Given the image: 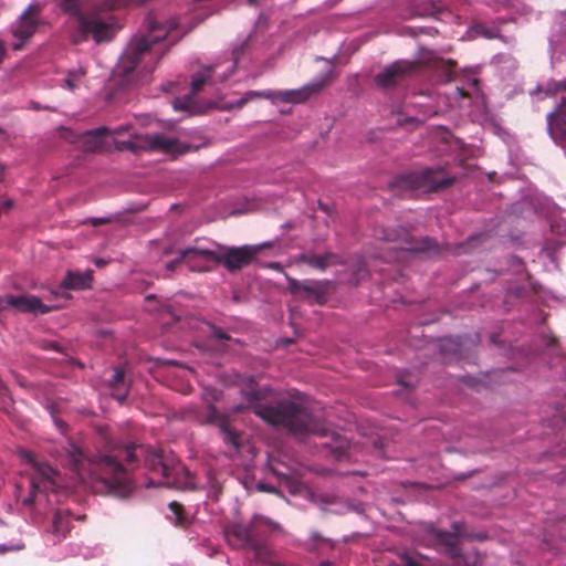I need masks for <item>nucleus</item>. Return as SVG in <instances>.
I'll use <instances>...</instances> for the list:
<instances>
[{"label": "nucleus", "mask_w": 566, "mask_h": 566, "mask_svg": "<svg viewBox=\"0 0 566 566\" xmlns=\"http://www.w3.org/2000/svg\"><path fill=\"white\" fill-rule=\"evenodd\" d=\"M266 268L271 269V270H274V271H277V272H282L283 271V266L281 263L279 262H270Z\"/></svg>", "instance_id": "nucleus-42"}, {"label": "nucleus", "mask_w": 566, "mask_h": 566, "mask_svg": "<svg viewBox=\"0 0 566 566\" xmlns=\"http://www.w3.org/2000/svg\"><path fill=\"white\" fill-rule=\"evenodd\" d=\"M136 444H120L114 440H107L105 449L95 458L90 459L74 443L66 448V463L71 467L74 478L78 481L88 479L101 480L109 488L122 486V496L132 491V483L126 478V471L136 463Z\"/></svg>", "instance_id": "nucleus-2"}, {"label": "nucleus", "mask_w": 566, "mask_h": 566, "mask_svg": "<svg viewBox=\"0 0 566 566\" xmlns=\"http://www.w3.org/2000/svg\"><path fill=\"white\" fill-rule=\"evenodd\" d=\"M21 490H22V486L21 485H17V496L18 497H21Z\"/></svg>", "instance_id": "nucleus-52"}, {"label": "nucleus", "mask_w": 566, "mask_h": 566, "mask_svg": "<svg viewBox=\"0 0 566 566\" xmlns=\"http://www.w3.org/2000/svg\"><path fill=\"white\" fill-rule=\"evenodd\" d=\"M549 136L566 149V98H562L558 108L547 115Z\"/></svg>", "instance_id": "nucleus-20"}, {"label": "nucleus", "mask_w": 566, "mask_h": 566, "mask_svg": "<svg viewBox=\"0 0 566 566\" xmlns=\"http://www.w3.org/2000/svg\"><path fill=\"white\" fill-rule=\"evenodd\" d=\"M212 337L220 340V342H227L230 340L231 337L226 332H223L220 327L212 326L211 328Z\"/></svg>", "instance_id": "nucleus-37"}, {"label": "nucleus", "mask_w": 566, "mask_h": 566, "mask_svg": "<svg viewBox=\"0 0 566 566\" xmlns=\"http://www.w3.org/2000/svg\"><path fill=\"white\" fill-rule=\"evenodd\" d=\"M399 557L400 564L398 566H423L416 557L408 553H403Z\"/></svg>", "instance_id": "nucleus-36"}, {"label": "nucleus", "mask_w": 566, "mask_h": 566, "mask_svg": "<svg viewBox=\"0 0 566 566\" xmlns=\"http://www.w3.org/2000/svg\"><path fill=\"white\" fill-rule=\"evenodd\" d=\"M172 516H170V521L178 527L186 528L191 524V518L186 513L182 504L179 502L172 501L168 504Z\"/></svg>", "instance_id": "nucleus-25"}, {"label": "nucleus", "mask_w": 566, "mask_h": 566, "mask_svg": "<svg viewBox=\"0 0 566 566\" xmlns=\"http://www.w3.org/2000/svg\"><path fill=\"white\" fill-rule=\"evenodd\" d=\"M296 262L304 263L313 269L325 271L328 266L338 264L339 258L333 252H326L322 255L304 252L296 258Z\"/></svg>", "instance_id": "nucleus-21"}, {"label": "nucleus", "mask_w": 566, "mask_h": 566, "mask_svg": "<svg viewBox=\"0 0 566 566\" xmlns=\"http://www.w3.org/2000/svg\"><path fill=\"white\" fill-rule=\"evenodd\" d=\"M94 263H95L97 266H103L104 264H106V263H107V261H106V260H104V259H95V260H94Z\"/></svg>", "instance_id": "nucleus-47"}, {"label": "nucleus", "mask_w": 566, "mask_h": 566, "mask_svg": "<svg viewBox=\"0 0 566 566\" xmlns=\"http://www.w3.org/2000/svg\"><path fill=\"white\" fill-rule=\"evenodd\" d=\"M160 151L168 155H181L190 149V146L181 144L175 138L160 134L144 136V150Z\"/></svg>", "instance_id": "nucleus-19"}, {"label": "nucleus", "mask_w": 566, "mask_h": 566, "mask_svg": "<svg viewBox=\"0 0 566 566\" xmlns=\"http://www.w3.org/2000/svg\"><path fill=\"white\" fill-rule=\"evenodd\" d=\"M248 408L266 424L282 428L297 438L307 436L329 437L326 443L336 460L347 455L349 440L329 429L325 420L312 412L303 401L294 397L275 396L269 388L244 392Z\"/></svg>", "instance_id": "nucleus-1"}, {"label": "nucleus", "mask_w": 566, "mask_h": 566, "mask_svg": "<svg viewBox=\"0 0 566 566\" xmlns=\"http://www.w3.org/2000/svg\"><path fill=\"white\" fill-rule=\"evenodd\" d=\"M142 65V38H134L129 46L122 54L114 72V80L120 88L139 78Z\"/></svg>", "instance_id": "nucleus-14"}, {"label": "nucleus", "mask_w": 566, "mask_h": 566, "mask_svg": "<svg viewBox=\"0 0 566 566\" xmlns=\"http://www.w3.org/2000/svg\"><path fill=\"white\" fill-rule=\"evenodd\" d=\"M176 28L174 23L160 22L153 15L144 19V62L146 57L158 62L169 50L174 42H169V34Z\"/></svg>", "instance_id": "nucleus-11"}, {"label": "nucleus", "mask_w": 566, "mask_h": 566, "mask_svg": "<svg viewBox=\"0 0 566 566\" xmlns=\"http://www.w3.org/2000/svg\"><path fill=\"white\" fill-rule=\"evenodd\" d=\"M367 275H368V270H367L365 261L361 259L357 260L352 282L354 284H358Z\"/></svg>", "instance_id": "nucleus-34"}, {"label": "nucleus", "mask_w": 566, "mask_h": 566, "mask_svg": "<svg viewBox=\"0 0 566 566\" xmlns=\"http://www.w3.org/2000/svg\"><path fill=\"white\" fill-rule=\"evenodd\" d=\"M205 421L209 423H217L221 427L223 421H227L226 418L216 409V407L209 405L206 411Z\"/></svg>", "instance_id": "nucleus-33"}, {"label": "nucleus", "mask_w": 566, "mask_h": 566, "mask_svg": "<svg viewBox=\"0 0 566 566\" xmlns=\"http://www.w3.org/2000/svg\"><path fill=\"white\" fill-rule=\"evenodd\" d=\"M69 531H70L69 512L63 511V510H56L53 515L51 538H49V539L52 542V544L55 545L62 538L65 537V535Z\"/></svg>", "instance_id": "nucleus-24"}, {"label": "nucleus", "mask_w": 566, "mask_h": 566, "mask_svg": "<svg viewBox=\"0 0 566 566\" xmlns=\"http://www.w3.org/2000/svg\"><path fill=\"white\" fill-rule=\"evenodd\" d=\"M140 213L139 205H132L125 209L123 213L119 216V220L123 222H134L138 220Z\"/></svg>", "instance_id": "nucleus-31"}, {"label": "nucleus", "mask_w": 566, "mask_h": 566, "mask_svg": "<svg viewBox=\"0 0 566 566\" xmlns=\"http://www.w3.org/2000/svg\"><path fill=\"white\" fill-rule=\"evenodd\" d=\"M269 244H244L240 247L217 244L216 250L201 248H187L186 256H202V260L212 261L222 265L228 272L235 273L252 264L260 252Z\"/></svg>", "instance_id": "nucleus-7"}, {"label": "nucleus", "mask_w": 566, "mask_h": 566, "mask_svg": "<svg viewBox=\"0 0 566 566\" xmlns=\"http://www.w3.org/2000/svg\"><path fill=\"white\" fill-rule=\"evenodd\" d=\"M485 36L491 38V33L489 31L482 32Z\"/></svg>", "instance_id": "nucleus-54"}, {"label": "nucleus", "mask_w": 566, "mask_h": 566, "mask_svg": "<svg viewBox=\"0 0 566 566\" xmlns=\"http://www.w3.org/2000/svg\"><path fill=\"white\" fill-rule=\"evenodd\" d=\"M421 66L422 62L419 60H398L386 66L380 73L376 74L374 82L382 90L392 88L412 77Z\"/></svg>", "instance_id": "nucleus-16"}, {"label": "nucleus", "mask_w": 566, "mask_h": 566, "mask_svg": "<svg viewBox=\"0 0 566 566\" xmlns=\"http://www.w3.org/2000/svg\"><path fill=\"white\" fill-rule=\"evenodd\" d=\"M556 90L557 91H565L566 92V78L564 81L558 82L556 84ZM564 98H566V96Z\"/></svg>", "instance_id": "nucleus-45"}, {"label": "nucleus", "mask_w": 566, "mask_h": 566, "mask_svg": "<svg viewBox=\"0 0 566 566\" xmlns=\"http://www.w3.org/2000/svg\"><path fill=\"white\" fill-rule=\"evenodd\" d=\"M220 430L226 443L233 446L235 449L240 447V436L229 427L227 421L222 422Z\"/></svg>", "instance_id": "nucleus-30"}, {"label": "nucleus", "mask_w": 566, "mask_h": 566, "mask_svg": "<svg viewBox=\"0 0 566 566\" xmlns=\"http://www.w3.org/2000/svg\"><path fill=\"white\" fill-rule=\"evenodd\" d=\"M4 55H6V45H4L3 41L0 39V63L2 62Z\"/></svg>", "instance_id": "nucleus-44"}, {"label": "nucleus", "mask_w": 566, "mask_h": 566, "mask_svg": "<svg viewBox=\"0 0 566 566\" xmlns=\"http://www.w3.org/2000/svg\"><path fill=\"white\" fill-rule=\"evenodd\" d=\"M247 43H248V40L244 41L239 48L233 49V51H232L233 63L231 64L229 72L218 78L219 82H224L234 72L237 64H238L239 56L243 53V50H244V46L247 45Z\"/></svg>", "instance_id": "nucleus-32"}, {"label": "nucleus", "mask_w": 566, "mask_h": 566, "mask_svg": "<svg viewBox=\"0 0 566 566\" xmlns=\"http://www.w3.org/2000/svg\"><path fill=\"white\" fill-rule=\"evenodd\" d=\"M8 391V388L0 381V395H6Z\"/></svg>", "instance_id": "nucleus-49"}, {"label": "nucleus", "mask_w": 566, "mask_h": 566, "mask_svg": "<svg viewBox=\"0 0 566 566\" xmlns=\"http://www.w3.org/2000/svg\"><path fill=\"white\" fill-rule=\"evenodd\" d=\"M44 3L38 0L31 1L18 19L11 24L10 32L14 39L12 49L20 51L27 42L36 33L39 27L44 23L41 12Z\"/></svg>", "instance_id": "nucleus-13"}, {"label": "nucleus", "mask_w": 566, "mask_h": 566, "mask_svg": "<svg viewBox=\"0 0 566 566\" xmlns=\"http://www.w3.org/2000/svg\"><path fill=\"white\" fill-rule=\"evenodd\" d=\"M55 1L64 14L75 19L71 33L74 43L92 38L96 44H99L114 39L119 25L113 11L117 8L119 0H98L92 4L90 11H83L82 0Z\"/></svg>", "instance_id": "nucleus-3"}, {"label": "nucleus", "mask_w": 566, "mask_h": 566, "mask_svg": "<svg viewBox=\"0 0 566 566\" xmlns=\"http://www.w3.org/2000/svg\"><path fill=\"white\" fill-rule=\"evenodd\" d=\"M144 300H145L146 302H151V301H154V300H155V295H147V296H145V298H144Z\"/></svg>", "instance_id": "nucleus-50"}, {"label": "nucleus", "mask_w": 566, "mask_h": 566, "mask_svg": "<svg viewBox=\"0 0 566 566\" xmlns=\"http://www.w3.org/2000/svg\"><path fill=\"white\" fill-rule=\"evenodd\" d=\"M323 501H324V503H326V504H332V503H334L333 499H332V497H327V496H326V497H324V500H323Z\"/></svg>", "instance_id": "nucleus-51"}, {"label": "nucleus", "mask_w": 566, "mask_h": 566, "mask_svg": "<svg viewBox=\"0 0 566 566\" xmlns=\"http://www.w3.org/2000/svg\"><path fill=\"white\" fill-rule=\"evenodd\" d=\"M214 65H209L202 69L201 71L195 73L191 77V92L192 94H198L203 85L211 82L212 72L214 70Z\"/></svg>", "instance_id": "nucleus-26"}, {"label": "nucleus", "mask_w": 566, "mask_h": 566, "mask_svg": "<svg viewBox=\"0 0 566 566\" xmlns=\"http://www.w3.org/2000/svg\"><path fill=\"white\" fill-rule=\"evenodd\" d=\"M249 4H255L256 0H247Z\"/></svg>", "instance_id": "nucleus-55"}, {"label": "nucleus", "mask_w": 566, "mask_h": 566, "mask_svg": "<svg viewBox=\"0 0 566 566\" xmlns=\"http://www.w3.org/2000/svg\"><path fill=\"white\" fill-rule=\"evenodd\" d=\"M196 94L190 92L186 96L175 98L172 105L176 111L188 112L190 114L198 113V105L195 98Z\"/></svg>", "instance_id": "nucleus-28"}, {"label": "nucleus", "mask_w": 566, "mask_h": 566, "mask_svg": "<svg viewBox=\"0 0 566 566\" xmlns=\"http://www.w3.org/2000/svg\"><path fill=\"white\" fill-rule=\"evenodd\" d=\"M187 249H184V250H180L179 251V255L177 259H175L174 261L169 262L167 264V269L168 270H175V268L180 264L181 262L186 263L189 269L191 271H199V272H205V271H210L211 268L210 266H197L196 265V261L198 260H202V256H195V255H191V256H185L184 258V252L186 251Z\"/></svg>", "instance_id": "nucleus-27"}, {"label": "nucleus", "mask_w": 566, "mask_h": 566, "mask_svg": "<svg viewBox=\"0 0 566 566\" xmlns=\"http://www.w3.org/2000/svg\"><path fill=\"white\" fill-rule=\"evenodd\" d=\"M130 3H135V4H140L142 3V0H119V3L117 4V8L122 4H130Z\"/></svg>", "instance_id": "nucleus-43"}, {"label": "nucleus", "mask_w": 566, "mask_h": 566, "mask_svg": "<svg viewBox=\"0 0 566 566\" xmlns=\"http://www.w3.org/2000/svg\"><path fill=\"white\" fill-rule=\"evenodd\" d=\"M426 531L433 537L437 545L443 547V552L449 557L452 559L462 557L460 539L465 537L463 523L453 522L450 532L440 531L432 525H428Z\"/></svg>", "instance_id": "nucleus-17"}, {"label": "nucleus", "mask_w": 566, "mask_h": 566, "mask_svg": "<svg viewBox=\"0 0 566 566\" xmlns=\"http://www.w3.org/2000/svg\"><path fill=\"white\" fill-rule=\"evenodd\" d=\"M3 310L14 307L18 311L27 313L45 314L51 312L55 306L46 305L34 295H6L1 297Z\"/></svg>", "instance_id": "nucleus-18"}, {"label": "nucleus", "mask_w": 566, "mask_h": 566, "mask_svg": "<svg viewBox=\"0 0 566 566\" xmlns=\"http://www.w3.org/2000/svg\"><path fill=\"white\" fill-rule=\"evenodd\" d=\"M321 566H334L333 563L325 560L321 563Z\"/></svg>", "instance_id": "nucleus-53"}, {"label": "nucleus", "mask_w": 566, "mask_h": 566, "mask_svg": "<svg viewBox=\"0 0 566 566\" xmlns=\"http://www.w3.org/2000/svg\"><path fill=\"white\" fill-rule=\"evenodd\" d=\"M457 92H458V94H459L462 98H467V97H469V93H468V91H465L464 88L458 87V88H457Z\"/></svg>", "instance_id": "nucleus-46"}, {"label": "nucleus", "mask_w": 566, "mask_h": 566, "mask_svg": "<svg viewBox=\"0 0 566 566\" xmlns=\"http://www.w3.org/2000/svg\"><path fill=\"white\" fill-rule=\"evenodd\" d=\"M123 379H124V374H123V371H120V370L116 369V370L114 371L113 376H112L111 385H112V386H115V385H117V384L122 382V381H123Z\"/></svg>", "instance_id": "nucleus-39"}, {"label": "nucleus", "mask_w": 566, "mask_h": 566, "mask_svg": "<svg viewBox=\"0 0 566 566\" xmlns=\"http://www.w3.org/2000/svg\"><path fill=\"white\" fill-rule=\"evenodd\" d=\"M84 76L85 72L82 67L72 70L67 73L66 77L64 78L63 86L73 92L80 87Z\"/></svg>", "instance_id": "nucleus-29"}, {"label": "nucleus", "mask_w": 566, "mask_h": 566, "mask_svg": "<svg viewBox=\"0 0 566 566\" xmlns=\"http://www.w3.org/2000/svg\"><path fill=\"white\" fill-rule=\"evenodd\" d=\"M138 123H126L114 128L99 126L83 134L86 150L106 153L111 150L128 151L137 155L142 149V134Z\"/></svg>", "instance_id": "nucleus-6"}, {"label": "nucleus", "mask_w": 566, "mask_h": 566, "mask_svg": "<svg viewBox=\"0 0 566 566\" xmlns=\"http://www.w3.org/2000/svg\"><path fill=\"white\" fill-rule=\"evenodd\" d=\"M46 408H48V410L50 411V415H51L52 417H54V415H53V409H51V407H50V406H48ZM53 419H55V418H53ZM54 421H55V423H56L59 427L64 424V423H63V422H61V421H56V420H54Z\"/></svg>", "instance_id": "nucleus-48"}, {"label": "nucleus", "mask_w": 566, "mask_h": 566, "mask_svg": "<svg viewBox=\"0 0 566 566\" xmlns=\"http://www.w3.org/2000/svg\"><path fill=\"white\" fill-rule=\"evenodd\" d=\"M374 237L386 242H395L398 249L407 252L438 254L439 244L429 237L415 239L403 227H386L378 224L374 228Z\"/></svg>", "instance_id": "nucleus-10"}, {"label": "nucleus", "mask_w": 566, "mask_h": 566, "mask_svg": "<svg viewBox=\"0 0 566 566\" xmlns=\"http://www.w3.org/2000/svg\"><path fill=\"white\" fill-rule=\"evenodd\" d=\"M461 346L462 342L460 338H446L441 345V349L458 353L460 352Z\"/></svg>", "instance_id": "nucleus-35"}, {"label": "nucleus", "mask_w": 566, "mask_h": 566, "mask_svg": "<svg viewBox=\"0 0 566 566\" xmlns=\"http://www.w3.org/2000/svg\"><path fill=\"white\" fill-rule=\"evenodd\" d=\"M21 548H23V545L9 546L7 544H0V553H6V552L12 551V549L19 551Z\"/></svg>", "instance_id": "nucleus-41"}, {"label": "nucleus", "mask_w": 566, "mask_h": 566, "mask_svg": "<svg viewBox=\"0 0 566 566\" xmlns=\"http://www.w3.org/2000/svg\"><path fill=\"white\" fill-rule=\"evenodd\" d=\"M336 74L334 69H329L325 74H322L314 81L306 85L287 91H265V92H249L245 94L243 102H247L252 96H259L264 98H277L285 103L300 104L304 103L311 97L319 94L327 85H329L335 78Z\"/></svg>", "instance_id": "nucleus-12"}, {"label": "nucleus", "mask_w": 566, "mask_h": 566, "mask_svg": "<svg viewBox=\"0 0 566 566\" xmlns=\"http://www.w3.org/2000/svg\"><path fill=\"white\" fill-rule=\"evenodd\" d=\"M3 171H4V168L3 166L0 164V181L2 180L3 178ZM13 206V202L11 199H6L3 201H0V213L3 211V210H10Z\"/></svg>", "instance_id": "nucleus-38"}, {"label": "nucleus", "mask_w": 566, "mask_h": 566, "mask_svg": "<svg viewBox=\"0 0 566 566\" xmlns=\"http://www.w3.org/2000/svg\"><path fill=\"white\" fill-rule=\"evenodd\" d=\"M287 290L296 296H301L310 304L324 305L333 290V283L327 280H304L298 281L285 274Z\"/></svg>", "instance_id": "nucleus-15"}, {"label": "nucleus", "mask_w": 566, "mask_h": 566, "mask_svg": "<svg viewBox=\"0 0 566 566\" xmlns=\"http://www.w3.org/2000/svg\"><path fill=\"white\" fill-rule=\"evenodd\" d=\"M111 217L91 218L90 222L94 226H101L111 221Z\"/></svg>", "instance_id": "nucleus-40"}, {"label": "nucleus", "mask_w": 566, "mask_h": 566, "mask_svg": "<svg viewBox=\"0 0 566 566\" xmlns=\"http://www.w3.org/2000/svg\"><path fill=\"white\" fill-rule=\"evenodd\" d=\"M92 270L81 271H69L61 282V287L67 290H82L90 287L92 283Z\"/></svg>", "instance_id": "nucleus-23"}, {"label": "nucleus", "mask_w": 566, "mask_h": 566, "mask_svg": "<svg viewBox=\"0 0 566 566\" xmlns=\"http://www.w3.org/2000/svg\"><path fill=\"white\" fill-rule=\"evenodd\" d=\"M144 469L149 475L144 479V486H167L175 489H193L190 472L185 467L170 465L163 453L144 452Z\"/></svg>", "instance_id": "nucleus-8"}, {"label": "nucleus", "mask_w": 566, "mask_h": 566, "mask_svg": "<svg viewBox=\"0 0 566 566\" xmlns=\"http://www.w3.org/2000/svg\"><path fill=\"white\" fill-rule=\"evenodd\" d=\"M422 60L426 64L438 70L444 77L446 82L453 80L454 70L457 62L453 60H443L438 57L432 51H428L422 55Z\"/></svg>", "instance_id": "nucleus-22"}, {"label": "nucleus", "mask_w": 566, "mask_h": 566, "mask_svg": "<svg viewBox=\"0 0 566 566\" xmlns=\"http://www.w3.org/2000/svg\"><path fill=\"white\" fill-rule=\"evenodd\" d=\"M454 182L455 177L448 175L443 167H434L399 176L390 182V188L392 191L423 189L436 192L451 187Z\"/></svg>", "instance_id": "nucleus-9"}, {"label": "nucleus", "mask_w": 566, "mask_h": 566, "mask_svg": "<svg viewBox=\"0 0 566 566\" xmlns=\"http://www.w3.org/2000/svg\"><path fill=\"white\" fill-rule=\"evenodd\" d=\"M282 533L284 531L279 523L262 515H254L249 523H232L224 528L228 544L233 548L251 552L259 563H265L270 557L265 537Z\"/></svg>", "instance_id": "nucleus-4"}, {"label": "nucleus", "mask_w": 566, "mask_h": 566, "mask_svg": "<svg viewBox=\"0 0 566 566\" xmlns=\"http://www.w3.org/2000/svg\"><path fill=\"white\" fill-rule=\"evenodd\" d=\"M19 457L30 465L29 493L21 499L24 506L52 505L53 496L57 493L67 491L72 485L65 481L60 472L50 464L39 461L36 455L25 449L19 450Z\"/></svg>", "instance_id": "nucleus-5"}]
</instances>
